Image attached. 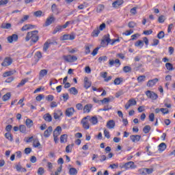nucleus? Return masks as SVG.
I'll return each instance as SVG.
<instances>
[{"mask_svg": "<svg viewBox=\"0 0 175 175\" xmlns=\"http://www.w3.org/2000/svg\"><path fill=\"white\" fill-rule=\"evenodd\" d=\"M38 33H39L38 30L27 32L25 37L26 42L31 40L33 43H36V42L39 40V35H38Z\"/></svg>", "mask_w": 175, "mask_h": 175, "instance_id": "1", "label": "nucleus"}, {"mask_svg": "<svg viewBox=\"0 0 175 175\" xmlns=\"http://www.w3.org/2000/svg\"><path fill=\"white\" fill-rule=\"evenodd\" d=\"M88 118H90V116L84 117L81 121V124L84 129H88L90 128V122H88L90 120Z\"/></svg>", "mask_w": 175, "mask_h": 175, "instance_id": "2", "label": "nucleus"}, {"mask_svg": "<svg viewBox=\"0 0 175 175\" xmlns=\"http://www.w3.org/2000/svg\"><path fill=\"white\" fill-rule=\"evenodd\" d=\"M146 96H148V98H149L150 99H152V100H157V99H158V94H157L154 92L148 90L146 92Z\"/></svg>", "mask_w": 175, "mask_h": 175, "instance_id": "3", "label": "nucleus"}, {"mask_svg": "<svg viewBox=\"0 0 175 175\" xmlns=\"http://www.w3.org/2000/svg\"><path fill=\"white\" fill-rule=\"evenodd\" d=\"M111 43V39H110V34H107L103 36V40H101V45L105 46V43Z\"/></svg>", "mask_w": 175, "mask_h": 175, "instance_id": "4", "label": "nucleus"}, {"mask_svg": "<svg viewBox=\"0 0 175 175\" xmlns=\"http://www.w3.org/2000/svg\"><path fill=\"white\" fill-rule=\"evenodd\" d=\"M124 169H136V165L133 161H129L123 165Z\"/></svg>", "mask_w": 175, "mask_h": 175, "instance_id": "5", "label": "nucleus"}, {"mask_svg": "<svg viewBox=\"0 0 175 175\" xmlns=\"http://www.w3.org/2000/svg\"><path fill=\"white\" fill-rule=\"evenodd\" d=\"M8 43H13V42H17L18 40V36L17 34H12L7 38Z\"/></svg>", "mask_w": 175, "mask_h": 175, "instance_id": "6", "label": "nucleus"}, {"mask_svg": "<svg viewBox=\"0 0 175 175\" xmlns=\"http://www.w3.org/2000/svg\"><path fill=\"white\" fill-rule=\"evenodd\" d=\"M12 62L13 59H12V57H7L4 59L1 65L2 66H10V65H12Z\"/></svg>", "mask_w": 175, "mask_h": 175, "instance_id": "7", "label": "nucleus"}, {"mask_svg": "<svg viewBox=\"0 0 175 175\" xmlns=\"http://www.w3.org/2000/svg\"><path fill=\"white\" fill-rule=\"evenodd\" d=\"M140 139H142V136L139 135H130V139L133 143H137V142H140Z\"/></svg>", "mask_w": 175, "mask_h": 175, "instance_id": "8", "label": "nucleus"}, {"mask_svg": "<svg viewBox=\"0 0 175 175\" xmlns=\"http://www.w3.org/2000/svg\"><path fill=\"white\" fill-rule=\"evenodd\" d=\"M75 108L73 107H70L67 108L65 111V114L67 117H72L73 114H75Z\"/></svg>", "mask_w": 175, "mask_h": 175, "instance_id": "9", "label": "nucleus"}, {"mask_svg": "<svg viewBox=\"0 0 175 175\" xmlns=\"http://www.w3.org/2000/svg\"><path fill=\"white\" fill-rule=\"evenodd\" d=\"M75 36L73 34H64L62 37V40H74Z\"/></svg>", "mask_w": 175, "mask_h": 175, "instance_id": "10", "label": "nucleus"}, {"mask_svg": "<svg viewBox=\"0 0 175 175\" xmlns=\"http://www.w3.org/2000/svg\"><path fill=\"white\" fill-rule=\"evenodd\" d=\"M91 85H92V82L88 79V77H85L84 78V88L88 90Z\"/></svg>", "mask_w": 175, "mask_h": 175, "instance_id": "11", "label": "nucleus"}, {"mask_svg": "<svg viewBox=\"0 0 175 175\" xmlns=\"http://www.w3.org/2000/svg\"><path fill=\"white\" fill-rule=\"evenodd\" d=\"M63 115H64V113H62V111H61V110H56L53 113V118L55 120H59L60 117H62V116H63Z\"/></svg>", "mask_w": 175, "mask_h": 175, "instance_id": "12", "label": "nucleus"}, {"mask_svg": "<svg viewBox=\"0 0 175 175\" xmlns=\"http://www.w3.org/2000/svg\"><path fill=\"white\" fill-rule=\"evenodd\" d=\"M159 81L158 78H155L154 79L149 80L147 83V87H154V84H157Z\"/></svg>", "mask_w": 175, "mask_h": 175, "instance_id": "13", "label": "nucleus"}, {"mask_svg": "<svg viewBox=\"0 0 175 175\" xmlns=\"http://www.w3.org/2000/svg\"><path fill=\"white\" fill-rule=\"evenodd\" d=\"M61 132H62V128H61V126H57L53 131V137H58V136L61 135Z\"/></svg>", "mask_w": 175, "mask_h": 175, "instance_id": "14", "label": "nucleus"}, {"mask_svg": "<svg viewBox=\"0 0 175 175\" xmlns=\"http://www.w3.org/2000/svg\"><path fill=\"white\" fill-rule=\"evenodd\" d=\"M88 120L91 122L92 125H96V124H98V117L96 116L91 117L89 116Z\"/></svg>", "mask_w": 175, "mask_h": 175, "instance_id": "15", "label": "nucleus"}, {"mask_svg": "<svg viewBox=\"0 0 175 175\" xmlns=\"http://www.w3.org/2000/svg\"><path fill=\"white\" fill-rule=\"evenodd\" d=\"M35 27V25H31V24H27L25 25L22 28L21 31L24 32V31H29V29H33Z\"/></svg>", "mask_w": 175, "mask_h": 175, "instance_id": "16", "label": "nucleus"}, {"mask_svg": "<svg viewBox=\"0 0 175 175\" xmlns=\"http://www.w3.org/2000/svg\"><path fill=\"white\" fill-rule=\"evenodd\" d=\"M51 132H53V127L49 126L48 129L44 132V136L45 137H49V136L51 135Z\"/></svg>", "mask_w": 175, "mask_h": 175, "instance_id": "17", "label": "nucleus"}, {"mask_svg": "<svg viewBox=\"0 0 175 175\" xmlns=\"http://www.w3.org/2000/svg\"><path fill=\"white\" fill-rule=\"evenodd\" d=\"M42 145L40 144V142H39V139L38 138H36L33 139V146L35 148H38L39 147L40 148H42Z\"/></svg>", "mask_w": 175, "mask_h": 175, "instance_id": "18", "label": "nucleus"}, {"mask_svg": "<svg viewBox=\"0 0 175 175\" xmlns=\"http://www.w3.org/2000/svg\"><path fill=\"white\" fill-rule=\"evenodd\" d=\"M107 128H109V129H113V128L116 126V122H114V120H111L107 122Z\"/></svg>", "mask_w": 175, "mask_h": 175, "instance_id": "19", "label": "nucleus"}, {"mask_svg": "<svg viewBox=\"0 0 175 175\" xmlns=\"http://www.w3.org/2000/svg\"><path fill=\"white\" fill-rule=\"evenodd\" d=\"M53 21H54V17L53 16L47 18L45 22V27H49V25H51V24H53Z\"/></svg>", "mask_w": 175, "mask_h": 175, "instance_id": "20", "label": "nucleus"}, {"mask_svg": "<svg viewBox=\"0 0 175 175\" xmlns=\"http://www.w3.org/2000/svg\"><path fill=\"white\" fill-rule=\"evenodd\" d=\"M99 33H100V30H99V27H96L93 30L91 35L93 38H96L98 36Z\"/></svg>", "mask_w": 175, "mask_h": 175, "instance_id": "21", "label": "nucleus"}, {"mask_svg": "<svg viewBox=\"0 0 175 175\" xmlns=\"http://www.w3.org/2000/svg\"><path fill=\"white\" fill-rule=\"evenodd\" d=\"M122 3H124V0H117L112 3V6L113 8H118V6H121Z\"/></svg>", "mask_w": 175, "mask_h": 175, "instance_id": "22", "label": "nucleus"}, {"mask_svg": "<svg viewBox=\"0 0 175 175\" xmlns=\"http://www.w3.org/2000/svg\"><path fill=\"white\" fill-rule=\"evenodd\" d=\"M50 44H53V42L48 40L44 44L43 46V51H47L49 50V47H50Z\"/></svg>", "mask_w": 175, "mask_h": 175, "instance_id": "23", "label": "nucleus"}, {"mask_svg": "<svg viewBox=\"0 0 175 175\" xmlns=\"http://www.w3.org/2000/svg\"><path fill=\"white\" fill-rule=\"evenodd\" d=\"M15 73H16V70L7 71L3 74V77H9V76H12Z\"/></svg>", "mask_w": 175, "mask_h": 175, "instance_id": "24", "label": "nucleus"}, {"mask_svg": "<svg viewBox=\"0 0 175 175\" xmlns=\"http://www.w3.org/2000/svg\"><path fill=\"white\" fill-rule=\"evenodd\" d=\"M47 73H48L47 70H46V69L41 70L39 73V79H43V77L46 76L47 75Z\"/></svg>", "mask_w": 175, "mask_h": 175, "instance_id": "25", "label": "nucleus"}, {"mask_svg": "<svg viewBox=\"0 0 175 175\" xmlns=\"http://www.w3.org/2000/svg\"><path fill=\"white\" fill-rule=\"evenodd\" d=\"M51 10L53 13H55V14H58L59 13V10H58V7H57V5L53 4L51 6Z\"/></svg>", "mask_w": 175, "mask_h": 175, "instance_id": "26", "label": "nucleus"}, {"mask_svg": "<svg viewBox=\"0 0 175 175\" xmlns=\"http://www.w3.org/2000/svg\"><path fill=\"white\" fill-rule=\"evenodd\" d=\"M25 124H26V126H27V128H31L33 126V121H32V120L28 118L26 120Z\"/></svg>", "mask_w": 175, "mask_h": 175, "instance_id": "27", "label": "nucleus"}, {"mask_svg": "<svg viewBox=\"0 0 175 175\" xmlns=\"http://www.w3.org/2000/svg\"><path fill=\"white\" fill-rule=\"evenodd\" d=\"M91 109H92V105H86L83 108V113H90L91 111Z\"/></svg>", "mask_w": 175, "mask_h": 175, "instance_id": "28", "label": "nucleus"}, {"mask_svg": "<svg viewBox=\"0 0 175 175\" xmlns=\"http://www.w3.org/2000/svg\"><path fill=\"white\" fill-rule=\"evenodd\" d=\"M1 28L3 29H10L12 28V24L10 23H2Z\"/></svg>", "mask_w": 175, "mask_h": 175, "instance_id": "29", "label": "nucleus"}, {"mask_svg": "<svg viewBox=\"0 0 175 175\" xmlns=\"http://www.w3.org/2000/svg\"><path fill=\"white\" fill-rule=\"evenodd\" d=\"M68 142V135H62L60 137V143H66Z\"/></svg>", "mask_w": 175, "mask_h": 175, "instance_id": "30", "label": "nucleus"}, {"mask_svg": "<svg viewBox=\"0 0 175 175\" xmlns=\"http://www.w3.org/2000/svg\"><path fill=\"white\" fill-rule=\"evenodd\" d=\"M44 120L45 121H47L48 122H51L53 118L51 117V115H50V113H46L44 116Z\"/></svg>", "mask_w": 175, "mask_h": 175, "instance_id": "31", "label": "nucleus"}, {"mask_svg": "<svg viewBox=\"0 0 175 175\" xmlns=\"http://www.w3.org/2000/svg\"><path fill=\"white\" fill-rule=\"evenodd\" d=\"M68 91L70 94H72V95H77V94H79V91L76 88H70Z\"/></svg>", "mask_w": 175, "mask_h": 175, "instance_id": "32", "label": "nucleus"}, {"mask_svg": "<svg viewBox=\"0 0 175 175\" xmlns=\"http://www.w3.org/2000/svg\"><path fill=\"white\" fill-rule=\"evenodd\" d=\"M135 47H141L142 48V47H143V46H144V42H143V40H139L135 43Z\"/></svg>", "mask_w": 175, "mask_h": 175, "instance_id": "33", "label": "nucleus"}, {"mask_svg": "<svg viewBox=\"0 0 175 175\" xmlns=\"http://www.w3.org/2000/svg\"><path fill=\"white\" fill-rule=\"evenodd\" d=\"M74 146H75V144H71L68 145L66 147V152H68V153L72 152V150Z\"/></svg>", "mask_w": 175, "mask_h": 175, "instance_id": "34", "label": "nucleus"}, {"mask_svg": "<svg viewBox=\"0 0 175 175\" xmlns=\"http://www.w3.org/2000/svg\"><path fill=\"white\" fill-rule=\"evenodd\" d=\"M28 78H26L25 79H23L21 83H19L17 85V88H20V87H23V85H25V83H28Z\"/></svg>", "mask_w": 175, "mask_h": 175, "instance_id": "35", "label": "nucleus"}, {"mask_svg": "<svg viewBox=\"0 0 175 175\" xmlns=\"http://www.w3.org/2000/svg\"><path fill=\"white\" fill-rule=\"evenodd\" d=\"M166 150V144L165 143H161L159 145V150L162 152V151H165Z\"/></svg>", "mask_w": 175, "mask_h": 175, "instance_id": "36", "label": "nucleus"}, {"mask_svg": "<svg viewBox=\"0 0 175 175\" xmlns=\"http://www.w3.org/2000/svg\"><path fill=\"white\" fill-rule=\"evenodd\" d=\"M10 96H12V94H10V92H8L4 96H3V102H6V100H9V99H10Z\"/></svg>", "mask_w": 175, "mask_h": 175, "instance_id": "37", "label": "nucleus"}, {"mask_svg": "<svg viewBox=\"0 0 175 175\" xmlns=\"http://www.w3.org/2000/svg\"><path fill=\"white\" fill-rule=\"evenodd\" d=\"M5 137L8 139V140H10V142H13V135L10 133H6Z\"/></svg>", "mask_w": 175, "mask_h": 175, "instance_id": "38", "label": "nucleus"}, {"mask_svg": "<svg viewBox=\"0 0 175 175\" xmlns=\"http://www.w3.org/2000/svg\"><path fill=\"white\" fill-rule=\"evenodd\" d=\"M122 83V79L121 78H116L113 81V83L115 84V85H120V84H121Z\"/></svg>", "mask_w": 175, "mask_h": 175, "instance_id": "39", "label": "nucleus"}, {"mask_svg": "<svg viewBox=\"0 0 175 175\" xmlns=\"http://www.w3.org/2000/svg\"><path fill=\"white\" fill-rule=\"evenodd\" d=\"M61 172H62V165H61L57 170V171L55 172V174L52 173L51 175H59L61 174Z\"/></svg>", "mask_w": 175, "mask_h": 175, "instance_id": "40", "label": "nucleus"}, {"mask_svg": "<svg viewBox=\"0 0 175 175\" xmlns=\"http://www.w3.org/2000/svg\"><path fill=\"white\" fill-rule=\"evenodd\" d=\"M128 103L130 105V106H136L137 102L135 98H131L129 100Z\"/></svg>", "mask_w": 175, "mask_h": 175, "instance_id": "41", "label": "nucleus"}, {"mask_svg": "<svg viewBox=\"0 0 175 175\" xmlns=\"http://www.w3.org/2000/svg\"><path fill=\"white\" fill-rule=\"evenodd\" d=\"M60 31H62V26H57L55 29L53 30V35H55L57 32H60Z\"/></svg>", "mask_w": 175, "mask_h": 175, "instance_id": "42", "label": "nucleus"}, {"mask_svg": "<svg viewBox=\"0 0 175 175\" xmlns=\"http://www.w3.org/2000/svg\"><path fill=\"white\" fill-rule=\"evenodd\" d=\"M19 131L20 132H21L22 133H25V132H27V127H25V125H20L19 126Z\"/></svg>", "mask_w": 175, "mask_h": 175, "instance_id": "43", "label": "nucleus"}, {"mask_svg": "<svg viewBox=\"0 0 175 175\" xmlns=\"http://www.w3.org/2000/svg\"><path fill=\"white\" fill-rule=\"evenodd\" d=\"M69 173L70 175H76L77 174V170L75 167H72L70 169Z\"/></svg>", "mask_w": 175, "mask_h": 175, "instance_id": "44", "label": "nucleus"}, {"mask_svg": "<svg viewBox=\"0 0 175 175\" xmlns=\"http://www.w3.org/2000/svg\"><path fill=\"white\" fill-rule=\"evenodd\" d=\"M143 131L144 133H148V132L151 131V126L150 125H146L144 127Z\"/></svg>", "mask_w": 175, "mask_h": 175, "instance_id": "45", "label": "nucleus"}, {"mask_svg": "<svg viewBox=\"0 0 175 175\" xmlns=\"http://www.w3.org/2000/svg\"><path fill=\"white\" fill-rule=\"evenodd\" d=\"M165 20H166V18L165 17V16L161 15L158 18V22L160 23L161 24L165 23Z\"/></svg>", "mask_w": 175, "mask_h": 175, "instance_id": "46", "label": "nucleus"}, {"mask_svg": "<svg viewBox=\"0 0 175 175\" xmlns=\"http://www.w3.org/2000/svg\"><path fill=\"white\" fill-rule=\"evenodd\" d=\"M103 9H105V5L102 4L98 5L96 10L97 13H100V12H102Z\"/></svg>", "mask_w": 175, "mask_h": 175, "instance_id": "47", "label": "nucleus"}, {"mask_svg": "<svg viewBox=\"0 0 175 175\" xmlns=\"http://www.w3.org/2000/svg\"><path fill=\"white\" fill-rule=\"evenodd\" d=\"M145 80H146V76L144 75H141L137 78L138 83H143V81H145Z\"/></svg>", "mask_w": 175, "mask_h": 175, "instance_id": "48", "label": "nucleus"}, {"mask_svg": "<svg viewBox=\"0 0 175 175\" xmlns=\"http://www.w3.org/2000/svg\"><path fill=\"white\" fill-rule=\"evenodd\" d=\"M29 18V16L28 15H25L23 16V18H22L19 22V24H23V23H25V21H27Z\"/></svg>", "mask_w": 175, "mask_h": 175, "instance_id": "49", "label": "nucleus"}, {"mask_svg": "<svg viewBox=\"0 0 175 175\" xmlns=\"http://www.w3.org/2000/svg\"><path fill=\"white\" fill-rule=\"evenodd\" d=\"M165 68L167 70H173V64H172V63H166Z\"/></svg>", "mask_w": 175, "mask_h": 175, "instance_id": "50", "label": "nucleus"}, {"mask_svg": "<svg viewBox=\"0 0 175 175\" xmlns=\"http://www.w3.org/2000/svg\"><path fill=\"white\" fill-rule=\"evenodd\" d=\"M100 102L102 103L103 105H107L109 102H110V98H104L103 100H100Z\"/></svg>", "mask_w": 175, "mask_h": 175, "instance_id": "51", "label": "nucleus"}, {"mask_svg": "<svg viewBox=\"0 0 175 175\" xmlns=\"http://www.w3.org/2000/svg\"><path fill=\"white\" fill-rule=\"evenodd\" d=\"M33 141V137H28L24 139L25 143H31Z\"/></svg>", "mask_w": 175, "mask_h": 175, "instance_id": "52", "label": "nucleus"}, {"mask_svg": "<svg viewBox=\"0 0 175 175\" xmlns=\"http://www.w3.org/2000/svg\"><path fill=\"white\" fill-rule=\"evenodd\" d=\"M123 71L124 73H129V72H132V68L129 66H124L123 68Z\"/></svg>", "mask_w": 175, "mask_h": 175, "instance_id": "53", "label": "nucleus"}, {"mask_svg": "<svg viewBox=\"0 0 175 175\" xmlns=\"http://www.w3.org/2000/svg\"><path fill=\"white\" fill-rule=\"evenodd\" d=\"M137 24L133 21H131L128 24L129 28H135V27H137Z\"/></svg>", "mask_w": 175, "mask_h": 175, "instance_id": "54", "label": "nucleus"}, {"mask_svg": "<svg viewBox=\"0 0 175 175\" xmlns=\"http://www.w3.org/2000/svg\"><path fill=\"white\" fill-rule=\"evenodd\" d=\"M157 38L158 39H163V38H165V32H163V31H160L157 34Z\"/></svg>", "mask_w": 175, "mask_h": 175, "instance_id": "55", "label": "nucleus"}, {"mask_svg": "<svg viewBox=\"0 0 175 175\" xmlns=\"http://www.w3.org/2000/svg\"><path fill=\"white\" fill-rule=\"evenodd\" d=\"M64 59L66 62H71V55H64L63 56Z\"/></svg>", "mask_w": 175, "mask_h": 175, "instance_id": "56", "label": "nucleus"}, {"mask_svg": "<svg viewBox=\"0 0 175 175\" xmlns=\"http://www.w3.org/2000/svg\"><path fill=\"white\" fill-rule=\"evenodd\" d=\"M111 106H110V105H106V106H105L104 107V108L103 109H100V110L101 111H109V110H111Z\"/></svg>", "mask_w": 175, "mask_h": 175, "instance_id": "57", "label": "nucleus"}, {"mask_svg": "<svg viewBox=\"0 0 175 175\" xmlns=\"http://www.w3.org/2000/svg\"><path fill=\"white\" fill-rule=\"evenodd\" d=\"M38 174L39 175H43L44 174V168L40 167L38 168V172H37Z\"/></svg>", "mask_w": 175, "mask_h": 175, "instance_id": "58", "label": "nucleus"}, {"mask_svg": "<svg viewBox=\"0 0 175 175\" xmlns=\"http://www.w3.org/2000/svg\"><path fill=\"white\" fill-rule=\"evenodd\" d=\"M137 7H134V8H133L131 10H130V13L131 14H133V15H135V14H136L137 13Z\"/></svg>", "mask_w": 175, "mask_h": 175, "instance_id": "59", "label": "nucleus"}, {"mask_svg": "<svg viewBox=\"0 0 175 175\" xmlns=\"http://www.w3.org/2000/svg\"><path fill=\"white\" fill-rule=\"evenodd\" d=\"M133 33V30H126V32L123 33V35H125L126 36H129L130 35H132Z\"/></svg>", "mask_w": 175, "mask_h": 175, "instance_id": "60", "label": "nucleus"}, {"mask_svg": "<svg viewBox=\"0 0 175 175\" xmlns=\"http://www.w3.org/2000/svg\"><path fill=\"white\" fill-rule=\"evenodd\" d=\"M160 111L163 113V114H168L169 113V109L167 108H161L160 109Z\"/></svg>", "mask_w": 175, "mask_h": 175, "instance_id": "61", "label": "nucleus"}, {"mask_svg": "<svg viewBox=\"0 0 175 175\" xmlns=\"http://www.w3.org/2000/svg\"><path fill=\"white\" fill-rule=\"evenodd\" d=\"M154 120H155V115L154 114V113H152L149 115V120L151 122H153Z\"/></svg>", "mask_w": 175, "mask_h": 175, "instance_id": "62", "label": "nucleus"}, {"mask_svg": "<svg viewBox=\"0 0 175 175\" xmlns=\"http://www.w3.org/2000/svg\"><path fill=\"white\" fill-rule=\"evenodd\" d=\"M36 57L37 59V61H39V59H40V58H42V53L40 51H38L36 53Z\"/></svg>", "mask_w": 175, "mask_h": 175, "instance_id": "63", "label": "nucleus"}, {"mask_svg": "<svg viewBox=\"0 0 175 175\" xmlns=\"http://www.w3.org/2000/svg\"><path fill=\"white\" fill-rule=\"evenodd\" d=\"M138 173L142 175H146V168H141L138 170Z\"/></svg>", "mask_w": 175, "mask_h": 175, "instance_id": "64", "label": "nucleus"}]
</instances>
